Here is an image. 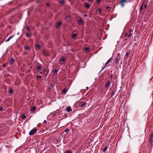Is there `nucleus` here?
<instances>
[{
	"label": "nucleus",
	"mask_w": 153,
	"mask_h": 153,
	"mask_svg": "<svg viewBox=\"0 0 153 153\" xmlns=\"http://www.w3.org/2000/svg\"><path fill=\"white\" fill-rule=\"evenodd\" d=\"M67 111L68 112H70L71 111H72V109L70 107L68 106L66 108Z\"/></svg>",
	"instance_id": "nucleus-15"
},
{
	"label": "nucleus",
	"mask_w": 153,
	"mask_h": 153,
	"mask_svg": "<svg viewBox=\"0 0 153 153\" xmlns=\"http://www.w3.org/2000/svg\"><path fill=\"white\" fill-rule=\"evenodd\" d=\"M14 36V35H13L10 37L9 38H8L6 41V42L9 41L11 38H12Z\"/></svg>",
	"instance_id": "nucleus-19"
},
{
	"label": "nucleus",
	"mask_w": 153,
	"mask_h": 153,
	"mask_svg": "<svg viewBox=\"0 0 153 153\" xmlns=\"http://www.w3.org/2000/svg\"><path fill=\"white\" fill-rule=\"evenodd\" d=\"M58 71V70L56 69H54L53 70V74L56 73Z\"/></svg>",
	"instance_id": "nucleus-34"
},
{
	"label": "nucleus",
	"mask_w": 153,
	"mask_h": 153,
	"mask_svg": "<svg viewBox=\"0 0 153 153\" xmlns=\"http://www.w3.org/2000/svg\"><path fill=\"white\" fill-rule=\"evenodd\" d=\"M36 110V108L35 106H33L30 109V111L31 112H33L35 111Z\"/></svg>",
	"instance_id": "nucleus-13"
},
{
	"label": "nucleus",
	"mask_w": 153,
	"mask_h": 153,
	"mask_svg": "<svg viewBox=\"0 0 153 153\" xmlns=\"http://www.w3.org/2000/svg\"><path fill=\"white\" fill-rule=\"evenodd\" d=\"M112 61V58H110L107 61V62L108 63L110 62H111Z\"/></svg>",
	"instance_id": "nucleus-31"
},
{
	"label": "nucleus",
	"mask_w": 153,
	"mask_h": 153,
	"mask_svg": "<svg viewBox=\"0 0 153 153\" xmlns=\"http://www.w3.org/2000/svg\"><path fill=\"white\" fill-rule=\"evenodd\" d=\"M24 48L26 50H29L30 49V47L27 45H26L24 46Z\"/></svg>",
	"instance_id": "nucleus-12"
},
{
	"label": "nucleus",
	"mask_w": 153,
	"mask_h": 153,
	"mask_svg": "<svg viewBox=\"0 0 153 153\" xmlns=\"http://www.w3.org/2000/svg\"><path fill=\"white\" fill-rule=\"evenodd\" d=\"M80 103L81 104V105H80L81 107L82 108L84 107L86 104V102H85L81 101L80 102Z\"/></svg>",
	"instance_id": "nucleus-11"
},
{
	"label": "nucleus",
	"mask_w": 153,
	"mask_h": 153,
	"mask_svg": "<svg viewBox=\"0 0 153 153\" xmlns=\"http://www.w3.org/2000/svg\"><path fill=\"white\" fill-rule=\"evenodd\" d=\"M128 55H129V53L128 52H127L126 53V56L127 57L128 56Z\"/></svg>",
	"instance_id": "nucleus-40"
},
{
	"label": "nucleus",
	"mask_w": 153,
	"mask_h": 153,
	"mask_svg": "<svg viewBox=\"0 0 153 153\" xmlns=\"http://www.w3.org/2000/svg\"><path fill=\"white\" fill-rule=\"evenodd\" d=\"M108 64V63L107 62L105 64V67H106L107 65Z\"/></svg>",
	"instance_id": "nucleus-41"
},
{
	"label": "nucleus",
	"mask_w": 153,
	"mask_h": 153,
	"mask_svg": "<svg viewBox=\"0 0 153 153\" xmlns=\"http://www.w3.org/2000/svg\"><path fill=\"white\" fill-rule=\"evenodd\" d=\"M60 63L61 64H63V63H61V62H60Z\"/></svg>",
	"instance_id": "nucleus-56"
},
{
	"label": "nucleus",
	"mask_w": 153,
	"mask_h": 153,
	"mask_svg": "<svg viewBox=\"0 0 153 153\" xmlns=\"http://www.w3.org/2000/svg\"><path fill=\"white\" fill-rule=\"evenodd\" d=\"M3 66L4 67L5 66V65H4V64H3Z\"/></svg>",
	"instance_id": "nucleus-52"
},
{
	"label": "nucleus",
	"mask_w": 153,
	"mask_h": 153,
	"mask_svg": "<svg viewBox=\"0 0 153 153\" xmlns=\"http://www.w3.org/2000/svg\"><path fill=\"white\" fill-rule=\"evenodd\" d=\"M127 35H128V33H126V34H125V36H127Z\"/></svg>",
	"instance_id": "nucleus-51"
},
{
	"label": "nucleus",
	"mask_w": 153,
	"mask_h": 153,
	"mask_svg": "<svg viewBox=\"0 0 153 153\" xmlns=\"http://www.w3.org/2000/svg\"><path fill=\"white\" fill-rule=\"evenodd\" d=\"M37 131L36 128H34L32 129L29 132V134L30 135L34 134Z\"/></svg>",
	"instance_id": "nucleus-2"
},
{
	"label": "nucleus",
	"mask_w": 153,
	"mask_h": 153,
	"mask_svg": "<svg viewBox=\"0 0 153 153\" xmlns=\"http://www.w3.org/2000/svg\"><path fill=\"white\" fill-rule=\"evenodd\" d=\"M72 0H68V1H71Z\"/></svg>",
	"instance_id": "nucleus-54"
},
{
	"label": "nucleus",
	"mask_w": 153,
	"mask_h": 153,
	"mask_svg": "<svg viewBox=\"0 0 153 153\" xmlns=\"http://www.w3.org/2000/svg\"><path fill=\"white\" fill-rule=\"evenodd\" d=\"M48 89H49V91L50 90H51V87H49L48 88Z\"/></svg>",
	"instance_id": "nucleus-49"
},
{
	"label": "nucleus",
	"mask_w": 153,
	"mask_h": 153,
	"mask_svg": "<svg viewBox=\"0 0 153 153\" xmlns=\"http://www.w3.org/2000/svg\"><path fill=\"white\" fill-rule=\"evenodd\" d=\"M85 50L86 51H88L89 50V48H88L87 47H85Z\"/></svg>",
	"instance_id": "nucleus-32"
},
{
	"label": "nucleus",
	"mask_w": 153,
	"mask_h": 153,
	"mask_svg": "<svg viewBox=\"0 0 153 153\" xmlns=\"http://www.w3.org/2000/svg\"><path fill=\"white\" fill-rule=\"evenodd\" d=\"M36 78L38 79H40L42 78V77L41 76L37 75V76H36Z\"/></svg>",
	"instance_id": "nucleus-23"
},
{
	"label": "nucleus",
	"mask_w": 153,
	"mask_h": 153,
	"mask_svg": "<svg viewBox=\"0 0 153 153\" xmlns=\"http://www.w3.org/2000/svg\"><path fill=\"white\" fill-rule=\"evenodd\" d=\"M69 131V129L68 128H66L64 131L65 133L68 132Z\"/></svg>",
	"instance_id": "nucleus-33"
},
{
	"label": "nucleus",
	"mask_w": 153,
	"mask_h": 153,
	"mask_svg": "<svg viewBox=\"0 0 153 153\" xmlns=\"http://www.w3.org/2000/svg\"><path fill=\"white\" fill-rule=\"evenodd\" d=\"M14 61V59L13 58H11L10 61V65L12 64L13 63Z\"/></svg>",
	"instance_id": "nucleus-17"
},
{
	"label": "nucleus",
	"mask_w": 153,
	"mask_h": 153,
	"mask_svg": "<svg viewBox=\"0 0 153 153\" xmlns=\"http://www.w3.org/2000/svg\"><path fill=\"white\" fill-rule=\"evenodd\" d=\"M120 59L118 58H116L115 60L114 64L116 65H117L119 62Z\"/></svg>",
	"instance_id": "nucleus-8"
},
{
	"label": "nucleus",
	"mask_w": 153,
	"mask_h": 153,
	"mask_svg": "<svg viewBox=\"0 0 153 153\" xmlns=\"http://www.w3.org/2000/svg\"><path fill=\"white\" fill-rule=\"evenodd\" d=\"M51 87H53V84H51Z\"/></svg>",
	"instance_id": "nucleus-50"
},
{
	"label": "nucleus",
	"mask_w": 153,
	"mask_h": 153,
	"mask_svg": "<svg viewBox=\"0 0 153 153\" xmlns=\"http://www.w3.org/2000/svg\"><path fill=\"white\" fill-rule=\"evenodd\" d=\"M3 108L2 107H0V111H3Z\"/></svg>",
	"instance_id": "nucleus-39"
},
{
	"label": "nucleus",
	"mask_w": 153,
	"mask_h": 153,
	"mask_svg": "<svg viewBox=\"0 0 153 153\" xmlns=\"http://www.w3.org/2000/svg\"><path fill=\"white\" fill-rule=\"evenodd\" d=\"M88 15L87 14H85L83 15V16L84 17H87V16Z\"/></svg>",
	"instance_id": "nucleus-44"
},
{
	"label": "nucleus",
	"mask_w": 153,
	"mask_h": 153,
	"mask_svg": "<svg viewBox=\"0 0 153 153\" xmlns=\"http://www.w3.org/2000/svg\"><path fill=\"white\" fill-rule=\"evenodd\" d=\"M96 1L97 4H98L100 2V0H96Z\"/></svg>",
	"instance_id": "nucleus-37"
},
{
	"label": "nucleus",
	"mask_w": 153,
	"mask_h": 153,
	"mask_svg": "<svg viewBox=\"0 0 153 153\" xmlns=\"http://www.w3.org/2000/svg\"><path fill=\"white\" fill-rule=\"evenodd\" d=\"M110 81H108L106 83L105 85V88H107L110 85Z\"/></svg>",
	"instance_id": "nucleus-16"
},
{
	"label": "nucleus",
	"mask_w": 153,
	"mask_h": 153,
	"mask_svg": "<svg viewBox=\"0 0 153 153\" xmlns=\"http://www.w3.org/2000/svg\"><path fill=\"white\" fill-rule=\"evenodd\" d=\"M62 24V22H57L56 25V27L58 28L60 27Z\"/></svg>",
	"instance_id": "nucleus-7"
},
{
	"label": "nucleus",
	"mask_w": 153,
	"mask_h": 153,
	"mask_svg": "<svg viewBox=\"0 0 153 153\" xmlns=\"http://www.w3.org/2000/svg\"><path fill=\"white\" fill-rule=\"evenodd\" d=\"M105 67V66H104L103 68H102L101 71H102Z\"/></svg>",
	"instance_id": "nucleus-48"
},
{
	"label": "nucleus",
	"mask_w": 153,
	"mask_h": 153,
	"mask_svg": "<svg viewBox=\"0 0 153 153\" xmlns=\"http://www.w3.org/2000/svg\"><path fill=\"white\" fill-rule=\"evenodd\" d=\"M76 35H77L76 34L73 33L72 34V38H75V37H76Z\"/></svg>",
	"instance_id": "nucleus-22"
},
{
	"label": "nucleus",
	"mask_w": 153,
	"mask_h": 153,
	"mask_svg": "<svg viewBox=\"0 0 153 153\" xmlns=\"http://www.w3.org/2000/svg\"><path fill=\"white\" fill-rule=\"evenodd\" d=\"M65 2V1L64 0H62L59 1V3L60 4L61 6H63Z\"/></svg>",
	"instance_id": "nucleus-14"
},
{
	"label": "nucleus",
	"mask_w": 153,
	"mask_h": 153,
	"mask_svg": "<svg viewBox=\"0 0 153 153\" xmlns=\"http://www.w3.org/2000/svg\"><path fill=\"white\" fill-rule=\"evenodd\" d=\"M153 132L152 133L150 136L149 140L148 142V143H149L150 145L151 146L153 144Z\"/></svg>",
	"instance_id": "nucleus-1"
},
{
	"label": "nucleus",
	"mask_w": 153,
	"mask_h": 153,
	"mask_svg": "<svg viewBox=\"0 0 153 153\" xmlns=\"http://www.w3.org/2000/svg\"><path fill=\"white\" fill-rule=\"evenodd\" d=\"M131 33L129 34L128 35V37H130V36H131Z\"/></svg>",
	"instance_id": "nucleus-45"
},
{
	"label": "nucleus",
	"mask_w": 153,
	"mask_h": 153,
	"mask_svg": "<svg viewBox=\"0 0 153 153\" xmlns=\"http://www.w3.org/2000/svg\"><path fill=\"white\" fill-rule=\"evenodd\" d=\"M31 36V34H30L28 33H27L26 34V36L27 38H29Z\"/></svg>",
	"instance_id": "nucleus-20"
},
{
	"label": "nucleus",
	"mask_w": 153,
	"mask_h": 153,
	"mask_svg": "<svg viewBox=\"0 0 153 153\" xmlns=\"http://www.w3.org/2000/svg\"><path fill=\"white\" fill-rule=\"evenodd\" d=\"M86 90H88V89L89 88L88 87H86Z\"/></svg>",
	"instance_id": "nucleus-47"
},
{
	"label": "nucleus",
	"mask_w": 153,
	"mask_h": 153,
	"mask_svg": "<svg viewBox=\"0 0 153 153\" xmlns=\"http://www.w3.org/2000/svg\"><path fill=\"white\" fill-rule=\"evenodd\" d=\"M65 61V59L62 57H61L59 60V61H60V62H64Z\"/></svg>",
	"instance_id": "nucleus-21"
},
{
	"label": "nucleus",
	"mask_w": 153,
	"mask_h": 153,
	"mask_svg": "<svg viewBox=\"0 0 153 153\" xmlns=\"http://www.w3.org/2000/svg\"><path fill=\"white\" fill-rule=\"evenodd\" d=\"M143 8V4H142L141 5L140 7V11H142Z\"/></svg>",
	"instance_id": "nucleus-29"
},
{
	"label": "nucleus",
	"mask_w": 153,
	"mask_h": 153,
	"mask_svg": "<svg viewBox=\"0 0 153 153\" xmlns=\"http://www.w3.org/2000/svg\"><path fill=\"white\" fill-rule=\"evenodd\" d=\"M106 8L108 11H110L111 10L110 7L109 6H107L106 7Z\"/></svg>",
	"instance_id": "nucleus-30"
},
{
	"label": "nucleus",
	"mask_w": 153,
	"mask_h": 153,
	"mask_svg": "<svg viewBox=\"0 0 153 153\" xmlns=\"http://www.w3.org/2000/svg\"><path fill=\"white\" fill-rule=\"evenodd\" d=\"M62 92L63 93H65L67 92L66 88H63L62 89Z\"/></svg>",
	"instance_id": "nucleus-25"
},
{
	"label": "nucleus",
	"mask_w": 153,
	"mask_h": 153,
	"mask_svg": "<svg viewBox=\"0 0 153 153\" xmlns=\"http://www.w3.org/2000/svg\"><path fill=\"white\" fill-rule=\"evenodd\" d=\"M42 65L39 64L37 66V70L39 71L41 70Z\"/></svg>",
	"instance_id": "nucleus-10"
},
{
	"label": "nucleus",
	"mask_w": 153,
	"mask_h": 153,
	"mask_svg": "<svg viewBox=\"0 0 153 153\" xmlns=\"http://www.w3.org/2000/svg\"><path fill=\"white\" fill-rule=\"evenodd\" d=\"M97 11L99 13H101V9H99L97 10Z\"/></svg>",
	"instance_id": "nucleus-38"
},
{
	"label": "nucleus",
	"mask_w": 153,
	"mask_h": 153,
	"mask_svg": "<svg viewBox=\"0 0 153 153\" xmlns=\"http://www.w3.org/2000/svg\"><path fill=\"white\" fill-rule=\"evenodd\" d=\"M94 0H88V1L91 2V3H92L93 2V1H94Z\"/></svg>",
	"instance_id": "nucleus-42"
},
{
	"label": "nucleus",
	"mask_w": 153,
	"mask_h": 153,
	"mask_svg": "<svg viewBox=\"0 0 153 153\" xmlns=\"http://www.w3.org/2000/svg\"><path fill=\"white\" fill-rule=\"evenodd\" d=\"M17 34H19V33H18Z\"/></svg>",
	"instance_id": "nucleus-58"
},
{
	"label": "nucleus",
	"mask_w": 153,
	"mask_h": 153,
	"mask_svg": "<svg viewBox=\"0 0 153 153\" xmlns=\"http://www.w3.org/2000/svg\"><path fill=\"white\" fill-rule=\"evenodd\" d=\"M41 47L39 44H37L35 46V48L36 50L37 51L39 50L41 48Z\"/></svg>",
	"instance_id": "nucleus-9"
},
{
	"label": "nucleus",
	"mask_w": 153,
	"mask_h": 153,
	"mask_svg": "<svg viewBox=\"0 0 153 153\" xmlns=\"http://www.w3.org/2000/svg\"><path fill=\"white\" fill-rule=\"evenodd\" d=\"M84 6L87 9H89L91 6L90 4H89L87 3H85L84 4Z\"/></svg>",
	"instance_id": "nucleus-6"
},
{
	"label": "nucleus",
	"mask_w": 153,
	"mask_h": 153,
	"mask_svg": "<svg viewBox=\"0 0 153 153\" xmlns=\"http://www.w3.org/2000/svg\"><path fill=\"white\" fill-rule=\"evenodd\" d=\"M26 117L25 115H23L21 116V118L22 119H25Z\"/></svg>",
	"instance_id": "nucleus-27"
},
{
	"label": "nucleus",
	"mask_w": 153,
	"mask_h": 153,
	"mask_svg": "<svg viewBox=\"0 0 153 153\" xmlns=\"http://www.w3.org/2000/svg\"><path fill=\"white\" fill-rule=\"evenodd\" d=\"M77 22L79 25H81L84 23L83 20L81 18H79V19L77 20Z\"/></svg>",
	"instance_id": "nucleus-4"
},
{
	"label": "nucleus",
	"mask_w": 153,
	"mask_h": 153,
	"mask_svg": "<svg viewBox=\"0 0 153 153\" xmlns=\"http://www.w3.org/2000/svg\"><path fill=\"white\" fill-rule=\"evenodd\" d=\"M47 123V121L46 120H45L43 122V123Z\"/></svg>",
	"instance_id": "nucleus-43"
},
{
	"label": "nucleus",
	"mask_w": 153,
	"mask_h": 153,
	"mask_svg": "<svg viewBox=\"0 0 153 153\" xmlns=\"http://www.w3.org/2000/svg\"><path fill=\"white\" fill-rule=\"evenodd\" d=\"M53 115L54 116H55V114H53Z\"/></svg>",
	"instance_id": "nucleus-55"
},
{
	"label": "nucleus",
	"mask_w": 153,
	"mask_h": 153,
	"mask_svg": "<svg viewBox=\"0 0 153 153\" xmlns=\"http://www.w3.org/2000/svg\"><path fill=\"white\" fill-rule=\"evenodd\" d=\"M108 147H107L106 146L103 149V150H102V152H105L106 150V149H107Z\"/></svg>",
	"instance_id": "nucleus-26"
},
{
	"label": "nucleus",
	"mask_w": 153,
	"mask_h": 153,
	"mask_svg": "<svg viewBox=\"0 0 153 153\" xmlns=\"http://www.w3.org/2000/svg\"><path fill=\"white\" fill-rule=\"evenodd\" d=\"M72 151L69 150H66L64 153H72Z\"/></svg>",
	"instance_id": "nucleus-24"
},
{
	"label": "nucleus",
	"mask_w": 153,
	"mask_h": 153,
	"mask_svg": "<svg viewBox=\"0 0 153 153\" xmlns=\"http://www.w3.org/2000/svg\"><path fill=\"white\" fill-rule=\"evenodd\" d=\"M46 5L48 6H50V4L49 3H47Z\"/></svg>",
	"instance_id": "nucleus-46"
},
{
	"label": "nucleus",
	"mask_w": 153,
	"mask_h": 153,
	"mask_svg": "<svg viewBox=\"0 0 153 153\" xmlns=\"http://www.w3.org/2000/svg\"><path fill=\"white\" fill-rule=\"evenodd\" d=\"M8 92L9 94L13 93V91L12 89L11 88H9L8 90Z\"/></svg>",
	"instance_id": "nucleus-18"
},
{
	"label": "nucleus",
	"mask_w": 153,
	"mask_h": 153,
	"mask_svg": "<svg viewBox=\"0 0 153 153\" xmlns=\"http://www.w3.org/2000/svg\"><path fill=\"white\" fill-rule=\"evenodd\" d=\"M40 74H42V72H40Z\"/></svg>",
	"instance_id": "nucleus-57"
},
{
	"label": "nucleus",
	"mask_w": 153,
	"mask_h": 153,
	"mask_svg": "<svg viewBox=\"0 0 153 153\" xmlns=\"http://www.w3.org/2000/svg\"><path fill=\"white\" fill-rule=\"evenodd\" d=\"M143 6H144V9H145V10L146 9L147 7V5L146 4H143Z\"/></svg>",
	"instance_id": "nucleus-28"
},
{
	"label": "nucleus",
	"mask_w": 153,
	"mask_h": 153,
	"mask_svg": "<svg viewBox=\"0 0 153 153\" xmlns=\"http://www.w3.org/2000/svg\"><path fill=\"white\" fill-rule=\"evenodd\" d=\"M114 91H113L112 92L111 97H112L114 95Z\"/></svg>",
	"instance_id": "nucleus-36"
},
{
	"label": "nucleus",
	"mask_w": 153,
	"mask_h": 153,
	"mask_svg": "<svg viewBox=\"0 0 153 153\" xmlns=\"http://www.w3.org/2000/svg\"><path fill=\"white\" fill-rule=\"evenodd\" d=\"M111 78H112V75H111Z\"/></svg>",
	"instance_id": "nucleus-53"
},
{
	"label": "nucleus",
	"mask_w": 153,
	"mask_h": 153,
	"mask_svg": "<svg viewBox=\"0 0 153 153\" xmlns=\"http://www.w3.org/2000/svg\"><path fill=\"white\" fill-rule=\"evenodd\" d=\"M49 71L48 69L47 68H45L44 70V73L45 74V76L46 77L48 75Z\"/></svg>",
	"instance_id": "nucleus-5"
},
{
	"label": "nucleus",
	"mask_w": 153,
	"mask_h": 153,
	"mask_svg": "<svg viewBox=\"0 0 153 153\" xmlns=\"http://www.w3.org/2000/svg\"><path fill=\"white\" fill-rule=\"evenodd\" d=\"M131 1V0H120V3L122 7H123L124 6L125 3L127 2L128 1Z\"/></svg>",
	"instance_id": "nucleus-3"
},
{
	"label": "nucleus",
	"mask_w": 153,
	"mask_h": 153,
	"mask_svg": "<svg viewBox=\"0 0 153 153\" xmlns=\"http://www.w3.org/2000/svg\"><path fill=\"white\" fill-rule=\"evenodd\" d=\"M26 29L27 30H30V29L28 26H27L26 27Z\"/></svg>",
	"instance_id": "nucleus-35"
}]
</instances>
